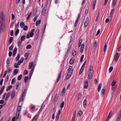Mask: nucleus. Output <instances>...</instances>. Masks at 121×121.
<instances>
[{
    "label": "nucleus",
    "mask_w": 121,
    "mask_h": 121,
    "mask_svg": "<svg viewBox=\"0 0 121 121\" xmlns=\"http://www.w3.org/2000/svg\"><path fill=\"white\" fill-rule=\"evenodd\" d=\"M88 79L91 80L94 74V72L93 67L92 65H91L89 68L88 71Z\"/></svg>",
    "instance_id": "f257e3e1"
},
{
    "label": "nucleus",
    "mask_w": 121,
    "mask_h": 121,
    "mask_svg": "<svg viewBox=\"0 0 121 121\" xmlns=\"http://www.w3.org/2000/svg\"><path fill=\"white\" fill-rule=\"evenodd\" d=\"M21 109V107L20 106H18L17 108L16 112V116H20V114Z\"/></svg>",
    "instance_id": "f03ea898"
},
{
    "label": "nucleus",
    "mask_w": 121,
    "mask_h": 121,
    "mask_svg": "<svg viewBox=\"0 0 121 121\" xmlns=\"http://www.w3.org/2000/svg\"><path fill=\"white\" fill-rule=\"evenodd\" d=\"M21 119V117L20 116H16V117H13L12 119V121H20Z\"/></svg>",
    "instance_id": "7ed1b4c3"
},
{
    "label": "nucleus",
    "mask_w": 121,
    "mask_h": 121,
    "mask_svg": "<svg viewBox=\"0 0 121 121\" xmlns=\"http://www.w3.org/2000/svg\"><path fill=\"white\" fill-rule=\"evenodd\" d=\"M119 54L117 52L114 55L113 60L117 62L119 59Z\"/></svg>",
    "instance_id": "20e7f679"
},
{
    "label": "nucleus",
    "mask_w": 121,
    "mask_h": 121,
    "mask_svg": "<svg viewBox=\"0 0 121 121\" xmlns=\"http://www.w3.org/2000/svg\"><path fill=\"white\" fill-rule=\"evenodd\" d=\"M47 5H45L41 12V13L42 15L44 16L46 14V11L47 10Z\"/></svg>",
    "instance_id": "39448f33"
},
{
    "label": "nucleus",
    "mask_w": 121,
    "mask_h": 121,
    "mask_svg": "<svg viewBox=\"0 0 121 121\" xmlns=\"http://www.w3.org/2000/svg\"><path fill=\"white\" fill-rule=\"evenodd\" d=\"M117 117L116 119V121H119L121 117V109L117 115Z\"/></svg>",
    "instance_id": "423d86ee"
},
{
    "label": "nucleus",
    "mask_w": 121,
    "mask_h": 121,
    "mask_svg": "<svg viewBox=\"0 0 121 121\" xmlns=\"http://www.w3.org/2000/svg\"><path fill=\"white\" fill-rule=\"evenodd\" d=\"M87 80H86L84 82V89H87L88 87V82Z\"/></svg>",
    "instance_id": "0eeeda50"
},
{
    "label": "nucleus",
    "mask_w": 121,
    "mask_h": 121,
    "mask_svg": "<svg viewBox=\"0 0 121 121\" xmlns=\"http://www.w3.org/2000/svg\"><path fill=\"white\" fill-rule=\"evenodd\" d=\"M28 89V88L27 87H25L24 90L22 93V97H24L26 95V91Z\"/></svg>",
    "instance_id": "6e6552de"
},
{
    "label": "nucleus",
    "mask_w": 121,
    "mask_h": 121,
    "mask_svg": "<svg viewBox=\"0 0 121 121\" xmlns=\"http://www.w3.org/2000/svg\"><path fill=\"white\" fill-rule=\"evenodd\" d=\"M15 95V90H13L11 94V98L13 99Z\"/></svg>",
    "instance_id": "1a4fd4ad"
},
{
    "label": "nucleus",
    "mask_w": 121,
    "mask_h": 121,
    "mask_svg": "<svg viewBox=\"0 0 121 121\" xmlns=\"http://www.w3.org/2000/svg\"><path fill=\"white\" fill-rule=\"evenodd\" d=\"M115 11V9H111V11L110 12V17H112H112L113 16Z\"/></svg>",
    "instance_id": "9d476101"
},
{
    "label": "nucleus",
    "mask_w": 121,
    "mask_h": 121,
    "mask_svg": "<svg viewBox=\"0 0 121 121\" xmlns=\"http://www.w3.org/2000/svg\"><path fill=\"white\" fill-rule=\"evenodd\" d=\"M62 73V71H61L60 73L58 74V78L56 79V83H57L59 81L60 79L61 75Z\"/></svg>",
    "instance_id": "9b49d317"
},
{
    "label": "nucleus",
    "mask_w": 121,
    "mask_h": 121,
    "mask_svg": "<svg viewBox=\"0 0 121 121\" xmlns=\"http://www.w3.org/2000/svg\"><path fill=\"white\" fill-rule=\"evenodd\" d=\"M45 105L43 104H42V105L41 106L40 108L39 112H38L37 114H38L39 115L40 114V113L41 112L43 109L44 108V107H45Z\"/></svg>",
    "instance_id": "f8f14e48"
},
{
    "label": "nucleus",
    "mask_w": 121,
    "mask_h": 121,
    "mask_svg": "<svg viewBox=\"0 0 121 121\" xmlns=\"http://www.w3.org/2000/svg\"><path fill=\"white\" fill-rule=\"evenodd\" d=\"M75 49H76L75 48H73L72 50V55L74 57L75 56L76 54V53L75 50Z\"/></svg>",
    "instance_id": "ddd939ff"
},
{
    "label": "nucleus",
    "mask_w": 121,
    "mask_h": 121,
    "mask_svg": "<svg viewBox=\"0 0 121 121\" xmlns=\"http://www.w3.org/2000/svg\"><path fill=\"white\" fill-rule=\"evenodd\" d=\"M117 0H113L112 4V6L113 8L117 3Z\"/></svg>",
    "instance_id": "4468645a"
},
{
    "label": "nucleus",
    "mask_w": 121,
    "mask_h": 121,
    "mask_svg": "<svg viewBox=\"0 0 121 121\" xmlns=\"http://www.w3.org/2000/svg\"><path fill=\"white\" fill-rule=\"evenodd\" d=\"M72 68V67L71 66H69L68 71L69 72L68 73H70L71 74H72L73 72V69H71Z\"/></svg>",
    "instance_id": "2eb2a0df"
},
{
    "label": "nucleus",
    "mask_w": 121,
    "mask_h": 121,
    "mask_svg": "<svg viewBox=\"0 0 121 121\" xmlns=\"http://www.w3.org/2000/svg\"><path fill=\"white\" fill-rule=\"evenodd\" d=\"M74 58L73 57H72L71 58L69 61L70 64L71 65H73L74 63Z\"/></svg>",
    "instance_id": "dca6fc26"
},
{
    "label": "nucleus",
    "mask_w": 121,
    "mask_h": 121,
    "mask_svg": "<svg viewBox=\"0 0 121 121\" xmlns=\"http://www.w3.org/2000/svg\"><path fill=\"white\" fill-rule=\"evenodd\" d=\"M33 66V62L32 61H31L30 63L29 66V69H31L32 68Z\"/></svg>",
    "instance_id": "f3484780"
},
{
    "label": "nucleus",
    "mask_w": 121,
    "mask_h": 121,
    "mask_svg": "<svg viewBox=\"0 0 121 121\" xmlns=\"http://www.w3.org/2000/svg\"><path fill=\"white\" fill-rule=\"evenodd\" d=\"M112 115V114L111 113V112H110L108 115V117H107V119L106 121H108L109 119L110 118Z\"/></svg>",
    "instance_id": "a211bd4d"
},
{
    "label": "nucleus",
    "mask_w": 121,
    "mask_h": 121,
    "mask_svg": "<svg viewBox=\"0 0 121 121\" xmlns=\"http://www.w3.org/2000/svg\"><path fill=\"white\" fill-rule=\"evenodd\" d=\"M38 117V115H36L33 118L31 121H36Z\"/></svg>",
    "instance_id": "6ab92c4d"
},
{
    "label": "nucleus",
    "mask_w": 121,
    "mask_h": 121,
    "mask_svg": "<svg viewBox=\"0 0 121 121\" xmlns=\"http://www.w3.org/2000/svg\"><path fill=\"white\" fill-rule=\"evenodd\" d=\"M24 59L23 58H22L21 60H19L18 62V64L19 65H20L23 62Z\"/></svg>",
    "instance_id": "aec40b11"
},
{
    "label": "nucleus",
    "mask_w": 121,
    "mask_h": 121,
    "mask_svg": "<svg viewBox=\"0 0 121 121\" xmlns=\"http://www.w3.org/2000/svg\"><path fill=\"white\" fill-rule=\"evenodd\" d=\"M87 100L86 99H85L83 102V106L84 108L86 107V106Z\"/></svg>",
    "instance_id": "412c9836"
},
{
    "label": "nucleus",
    "mask_w": 121,
    "mask_h": 121,
    "mask_svg": "<svg viewBox=\"0 0 121 121\" xmlns=\"http://www.w3.org/2000/svg\"><path fill=\"white\" fill-rule=\"evenodd\" d=\"M97 1V0H94L93 3V4L92 5V8L93 9H94L95 7V6Z\"/></svg>",
    "instance_id": "4be33fe9"
},
{
    "label": "nucleus",
    "mask_w": 121,
    "mask_h": 121,
    "mask_svg": "<svg viewBox=\"0 0 121 121\" xmlns=\"http://www.w3.org/2000/svg\"><path fill=\"white\" fill-rule=\"evenodd\" d=\"M72 74L70 73H68L66 77V78L67 79H68L70 77V76Z\"/></svg>",
    "instance_id": "5701e85b"
},
{
    "label": "nucleus",
    "mask_w": 121,
    "mask_h": 121,
    "mask_svg": "<svg viewBox=\"0 0 121 121\" xmlns=\"http://www.w3.org/2000/svg\"><path fill=\"white\" fill-rule=\"evenodd\" d=\"M20 26L22 28H23L25 26L24 23L23 22H21L20 24Z\"/></svg>",
    "instance_id": "b1692460"
},
{
    "label": "nucleus",
    "mask_w": 121,
    "mask_h": 121,
    "mask_svg": "<svg viewBox=\"0 0 121 121\" xmlns=\"http://www.w3.org/2000/svg\"><path fill=\"white\" fill-rule=\"evenodd\" d=\"M41 22V20H39L38 21H37L35 23L36 25V26H38L39 24H40Z\"/></svg>",
    "instance_id": "393cba45"
},
{
    "label": "nucleus",
    "mask_w": 121,
    "mask_h": 121,
    "mask_svg": "<svg viewBox=\"0 0 121 121\" xmlns=\"http://www.w3.org/2000/svg\"><path fill=\"white\" fill-rule=\"evenodd\" d=\"M18 72V70L17 69H15L13 72V74L14 75H16Z\"/></svg>",
    "instance_id": "a878e982"
},
{
    "label": "nucleus",
    "mask_w": 121,
    "mask_h": 121,
    "mask_svg": "<svg viewBox=\"0 0 121 121\" xmlns=\"http://www.w3.org/2000/svg\"><path fill=\"white\" fill-rule=\"evenodd\" d=\"M65 87H64L62 90L61 92L62 96H63L65 94Z\"/></svg>",
    "instance_id": "bb28decb"
},
{
    "label": "nucleus",
    "mask_w": 121,
    "mask_h": 121,
    "mask_svg": "<svg viewBox=\"0 0 121 121\" xmlns=\"http://www.w3.org/2000/svg\"><path fill=\"white\" fill-rule=\"evenodd\" d=\"M39 31L38 29H37L36 30L35 34L36 35H35L39 36Z\"/></svg>",
    "instance_id": "cd10ccee"
},
{
    "label": "nucleus",
    "mask_w": 121,
    "mask_h": 121,
    "mask_svg": "<svg viewBox=\"0 0 121 121\" xmlns=\"http://www.w3.org/2000/svg\"><path fill=\"white\" fill-rule=\"evenodd\" d=\"M64 101H63L62 103L60 105V108L61 110H62V108H63L64 107Z\"/></svg>",
    "instance_id": "c85d7f7f"
},
{
    "label": "nucleus",
    "mask_w": 121,
    "mask_h": 121,
    "mask_svg": "<svg viewBox=\"0 0 121 121\" xmlns=\"http://www.w3.org/2000/svg\"><path fill=\"white\" fill-rule=\"evenodd\" d=\"M26 36L25 35H23L21 38V40L22 41H24L25 39Z\"/></svg>",
    "instance_id": "c756f323"
},
{
    "label": "nucleus",
    "mask_w": 121,
    "mask_h": 121,
    "mask_svg": "<svg viewBox=\"0 0 121 121\" xmlns=\"http://www.w3.org/2000/svg\"><path fill=\"white\" fill-rule=\"evenodd\" d=\"M13 40V38L12 37H10V39L9 40V45L12 43V42Z\"/></svg>",
    "instance_id": "7c9ffc66"
},
{
    "label": "nucleus",
    "mask_w": 121,
    "mask_h": 121,
    "mask_svg": "<svg viewBox=\"0 0 121 121\" xmlns=\"http://www.w3.org/2000/svg\"><path fill=\"white\" fill-rule=\"evenodd\" d=\"M116 83V81L115 80H114L112 82V83L111 85L112 86H114L115 85Z\"/></svg>",
    "instance_id": "2f4dec72"
},
{
    "label": "nucleus",
    "mask_w": 121,
    "mask_h": 121,
    "mask_svg": "<svg viewBox=\"0 0 121 121\" xmlns=\"http://www.w3.org/2000/svg\"><path fill=\"white\" fill-rule=\"evenodd\" d=\"M28 77H27H27H26V76L24 78V82H26L28 81Z\"/></svg>",
    "instance_id": "473e14b6"
},
{
    "label": "nucleus",
    "mask_w": 121,
    "mask_h": 121,
    "mask_svg": "<svg viewBox=\"0 0 121 121\" xmlns=\"http://www.w3.org/2000/svg\"><path fill=\"white\" fill-rule=\"evenodd\" d=\"M101 84L100 83L99 84L98 86V89H97V90L98 92H99V91H100V89L101 88Z\"/></svg>",
    "instance_id": "72a5a7b5"
},
{
    "label": "nucleus",
    "mask_w": 121,
    "mask_h": 121,
    "mask_svg": "<svg viewBox=\"0 0 121 121\" xmlns=\"http://www.w3.org/2000/svg\"><path fill=\"white\" fill-rule=\"evenodd\" d=\"M94 46L95 48H96L97 46V42L96 40H94Z\"/></svg>",
    "instance_id": "f704fd0d"
},
{
    "label": "nucleus",
    "mask_w": 121,
    "mask_h": 121,
    "mask_svg": "<svg viewBox=\"0 0 121 121\" xmlns=\"http://www.w3.org/2000/svg\"><path fill=\"white\" fill-rule=\"evenodd\" d=\"M117 86L116 85L115 86H112V91H114L116 90L117 89Z\"/></svg>",
    "instance_id": "c9c22d12"
},
{
    "label": "nucleus",
    "mask_w": 121,
    "mask_h": 121,
    "mask_svg": "<svg viewBox=\"0 0 121 121\" xmlns=\"http://www.w3.org/2000/svg\"><path fill=\"white\" fill-rule=\"evenodd\" d=\"M22 77V74L19 75L17 78V80H20L21 79Z\"/></svg>",
    "instance_id": "e433bc0d"
},
{
    "label": "nucleus",
    "mask_w": 121,
    "mask_h": 121,
    "mask_svg": "<svg viewBox=\"0 0 121 121\" xmlns=\"http://www.w3.org/2000/svg\"><path fill=\"white\" fill-rule=\"evenodd\" d=\"M12 87V86L11 85H10L9 86H8L7 88L6 91H7L10 90Z\"/></svg>",
    "instance_id": "4c0bfd02"
},
{
    "label": "nucleus",
    "mask_w": 121,
    "mask_h": 121,
    "mask_svg": "<svg viewBox=\"0 0 121 121\" xmlns=\"http://www.w3.org/2000/svg\"><path fill=\"white\" fill-rule=\"evenodd\" d=\"M28 27L27 26H25L23 28V30L25 31L27 30L28 29Z\"/></svg>",
    "instance_id": "58836bf2"
},
{
    "label": "nucleus",
    "mask_w": 121,
    "mask_h": 121,
    "mask_svg": "<svg viewBox=\"0 0 121 121\" xmlns=\"http://www.w3.org/2000/svg\"><path fill=\"white\" fill-rule=\"evenodd\" d=\"M81 96H82L81 94L79 93L78 94V100H79L81 98Z\"/></svg>",
    "instance_id": "ea45409f"
},
{
    "label": "nucleus",
    "mask_w": 121,
    "mask_h": 121,
    "mask_svg": "<svg viewBox=\"0 0 121 121\" xmlns=\"http://www.w3.org/2000/svg\"><path fill=\"white\" fill-rule=\"evenodd\" d=\"M79 20V19H77L76 20L74 24V26H77V25L78 23Z\"/></svg>",
    "instance_id": "a19ab883"
},
{
    "label": "nucleus",
    "mask_w": 121,
    "mask_h": 121,
    "mask_svg": "<svg viewBox=\"0 0 121 121\" xmlns=\"http://www.w3.org/2000/svg\"><path fill=\"white\" fill-rule=\"evenodd\" d=\"M15 78H13L12 80L11 84H14L15 82Z\"/></svg>",
    "instance_id": "79ce46f5"
},
{
    "label": "nucleus",
    "mask_w": 121,
    "mask_h": 121,
    "mask_svg": "<svg viewBox=\"0 0 121 121\" xmlns=\"http://www.w3.org/2000/svg\"><path fill=\"white\" fill-rule=\"evenodd\" d=\"M19 30L18 29H17L15 32V35L16 36H17L18 34L19 33Z\"/></svg>",
    "instance_id": "37998d69"
},
{
    "label": "nucleus",
    "mask_w": 121,
    "mask_h": 121,
    "mask_svg": "<svg viewBox=\"0 0 121 121\" xmlns=\"http://www.w3.org/2000/svg\"><path fill=\"white\" fill-rule=\"evenodd\" d=\"M22 42L20 41H19L17 42V46L18 47H20L21 45Z\"/></svg>",
    "instance_id": "c03bdc74"
},
{
    "label": "nucleus",
    "mask_w": 121,
    "mask_h": 121,
    "mask_svg": "<svg viewBox=\"0 0 121 121\" xmlns=\"http://www.w3.org/2000/svg\"><path fill=\"white\" fill-rule=\"evenodd\" d=\"M31 45H28L26 46V48L27 49H30L31 48Z\"/></svg>",
    "instance_id": "a18cd8bd"
},
{
    "label": "nucleus",
    "mask_w": 121,
    "mask_h": 121,
    "mask_svg": "<svg viewBox=\"0 0 121 121\" xmlns=\"http://www.w3.org/2000/svg\"><path fill=\"white\" fill-rule=\"evenodd\" d=\"M20 57V55L19 54H18L17 55V56L16 57V61H18Z\"/></svg>",
    "instance_id": "49530a36"
},
{
    "label": "nucleus",
    "mask_w": 121,
    "mask_h": 121,
    "mask_svg": "<svg viewBox=\"0 0 121 121\" xmlns=\"http://www.w3.org/2000/svg\"><path fill=\"white\" fill-rule=\"evenodd\" d=\"M107 47V45H106V43L104 45V52H105L106 51Z\"/></svg>",
    "instance_id": "de8ad7c7"
},
{
    "label": "nucleus",
    "mask_w": 121,
    "mask_h": 121,
    "mask_svg": "<svg viewBox=\"0 0 121 121\" xmlns=\"http://www.w3.org/2000/svg\"><path fill=\"white\" fill-rule=\"evenodd\" d=\"M89 19L88 17H87L85 20V22L89 23Z\"/></svg>",
    "instance_id": "09e8293b"
},
{
    "label": "nucleus",
    "mask_w": 121,
    "mask_h": 121,
    "mask_svg": "<svg viewBox=\"0 0 121 121\" xmlns=\"http://www.w3.org/2000/svg\"><path fill=\"white\" fill-rule=\"evenodd\" d=\"M84 55H82L81 56V58H80V62H81L82 60H83V59L84 58Z\"/></svg>",
    "instance_id": "8fccbe9b"
},
{
    "label": "nucleus",
    "mask_w": 121,
    "mask_h": 121,
    "mask_svg": "<svg viewBox=\"0 0 121 121\" xmlns=\"http://www.w3.org/2000/svg\"><path fill=\"white\" fill-rule=\"evenodd\" d=\"M13 45H11L9 48V49L10 51L12 50L13 48Z\"/></svg>",
    "instance_id": "3c124183"
},
{
    "label": "nucleus",
    "mask_w": 121,
    "mask_h": 121,
    "mask_svg": "<svg viewBox=\"0 0 121 121\" xmlns=\"http://www.w3.org/2000/svg\"><path fill=\"white\" fill-rule=\"evenodd\" d=\"M14 23L13 22H12L11 23L10 25V28H12L13 25H14Z\"/></svg>",
    "instance_id": "603ef678"
},
{
    "label": "nucleus",
    "mask_w": 121,
    "mask_h": 121,
    "mask_svg": "<svg viewBox=\"0 0 121 121\" xmlns=\"http://www.w3.org/2000/svg\"><path fill=\"white\" fill-rule=\"evenodd\" d=\"M59 116L56 115L55 119V121H58L59 120Z\"/></svg>",
    "instance_id": "864d4df0"
},
{
    "label": "nucleus",
    "mask_w": 121,
    "mask_h": 121,
    "mask_svg": "<svg viewBox=\"0 0 121 121\" xmlns=\"http://www.w3.org/2000/svg\"><path fill=\"white\" fill-rule=\"evenodd\" d=\"M29 53L26 52L24 55V56L25 57H28V56L29 55Z\"/></svg>",
    "instance_id": "5fc2aeb1"
},
{
    "label": "nucleus",
    "mask_w": 121,
    "mask_h": 121,
    "mask_svg": "<svg viewBox=\"0 0 121 121\" xmlns=\"http://www.w3.org/2000/svg\"><path fill=\"white\" fill-rule=\"evenodd\" d=\"M113 69V67L111 66L110 67L109 69V72H111Z\"/></svg>",
    "instance_id": "6e6d98bb"
},
{
    "label": "nucleus",
    "mask_w": 121,
    "mask_h": 121,
    "mask_svg": "<svg viewBox=\"0 0 121 121\" xmlns=\"http://www.w3.org/2000/svg\"><path fill=\"white\" fill-rule=\"evenodd\" d=\"M29 34L30 37H33L34 35V33H31L30 32Z\"/></svg>",
    "instance_id": "4d7b16f0"
},
{
    "label": "nucleus",
    "mask_w": 121,
    "mask_h": 121,
    "mask_svg": "<svg viewBox=\"0 0 121 121\" xmlns=\"http://www.w3.org/2000/svg\"><path fill=\"white\" fill-rule=\"evenodd\" d=\"M78 114L79 116H81L82 114V112L81 111H79L78 113Z\"/></svg>",
    "instance_id": "13d9d810"
},
{
    "label": "nucleus",
    "mask_w": 121,
    "mask_h": 121,
    "mask_svg": "<svg viewBox=\"0 0 121 121\" xmlns=\"http://www.w3.org/2000/svg\"><path fill=\"white\" fill-rule=\"evenodd\" d=\"M12 69H11L10 68H8V70H7L8 72L9 73H10L12 72Z\"/></svg>",
    "instance_id": "bf43d9fd"
},
{
    "label": "nucleus",
    "mask_w": 121,
    "mask_h": 121,
    "mask_svg": "<svg viewBox=\"0 0 121 121\" xmlns=\"http://www.w3.org/2000/svg\"><path fill=\"white\" fill-rule=\"evenodd\" d=\"M15 18V16L13 14H12L11 20H14Z\"/></svg>",
    "instance_id": "052dcab7"
},
{
    "label": "nucleus",
    "mask_w": 121,
    "mask_h": 121,
    "mask_svg": "<svg viewBox=\"0 0 121 121\" xmlns=\"http://www.w3.org/2000/svg\"><path fill=\"white\" fill-rule=\"evenodd\" d=\"M8 72V71L7 70H6L5 71V72H4V75L3 76V78H4V77H5L6 75V74Z\"/></svg>",
    "instance_id": "680f3d73"
},
{
    "label": "nucleus",
    "mask_w": 121,
    "mask_h": 121,
    "mask_svg": "<svg viewBox=\"0 0 121 121\" xmlns=\"http://www.w3.org/2000/svg\"><path fill=\"white\" fill-rule=\"evenodd\" d=\"M38 17V16L37 15H36L35 17L33 19V21L34 22H35L37 18Z\"/></svg>",
    "instance_id": "e2e57ef3"
},
{
    "label": "nucleus",
    "mask_w": 121,
    "mask_h": 121,
    "mask_svg": "<svg viewBox=\"0 0 121 121\" xmlns=\"http://www.w3.org/2000/svg\"><path fill=\"white\" fill-rule=\"evenodd\" d=\"M88 23H86V22H84V27L85 28L88 25Z\"/></svg>",
    "instance_id": "0e129e2a"
},
{
    "label": "nucleus",
    "mask_w": 121,
    "mask_h": 121,
    "mask_svg": "<svg viewBox=\"0 0 121 121\" xmlns=\"http://www.w3.org/2000/svg\"><path fill=\"white\" fill-rule=\"evenodd\" d=\"M10 63V60L9 58H8L7 61H6V64H7L8 65Z\"/></svg>",
    "instance_id": "69168bd1"
},
{
    "label": "nucleus",
    "mask_w": 121,
    "mask_h": 121,
    "mask_svg": "<svg viewBox=\"0 0 121 121\" xmlns=\"http://www.w3.org/2000/svg\"><path fill=\"white\" fill-rule=\"evenodd\" d=\"M105 89L104 88H103L102 89L101 91V94H104V92L105 91Z\"/></svg>",
    "instance_id": "338daca9"
},
{
    "label": "nucleus",
    "mask_w": 121,
    "mask_h": 121,
    "mask_svg": "<svg viewBox=\"0 0 121 121\" xmlns=\"http://www.w3.org/2000/svg\"><path fill=\"white\" fill-rule=\"evenodd\" d=\"M17 48L16 47H15L14 49V50H13V52L16 53L17 52Z\"/></svg>",
    "instance_id": "774afa93"
}]
</instances>
